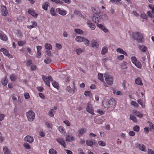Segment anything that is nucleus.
<instances>
[{"label": "nucleus", "mask_w": 154, "mask_h": 154, "mask_svg": "<svg viewBox=\"0 0 154 154\" xmlns=\"http://www.w3.org/2000/svg\"><path fill=\"white\" fill-rule=\"evenodd\" d=\"M104 107L105 108L112 109L116 106V103L114 99L112 98L108 101L104 100L102 103Z\"/></svg>", "instance_id": "obj_1"}, {"label": "nucleus", "mask_w": 154, "mask_h": 154, "mask_svg": "<svg viewBox=\"0 0 154 154\" xmlns=\"http://www.w3.org/2000/svg\"><path fill=\"white\" fill-rule=\"evenodd\" d=\"M104 77L106 83H104V85L106 87H108V85H111L113 83L112 77L108 73H106L104 74Z\"/></svg>", "instance_id": "obj_2"}, {"label": "nucleus", "mask_w": 154, "mask_h": 154, "mask_svg": "<svg viewBox=\"0 0 154 154\" xmlns=\"http://www.w3.org/2000/svg\"><path fill=\"white\" fill-rule=\"evenodd\" d=\"M132 37L138 42H143V35L140 32H136L133 33L132 34Z\"/></svg>", "instance_id": "obj_3"}, {"label": "nucleus", "mask_w": 154, "mask_h": 154, "mask_svg": "<svg viewBox=\"0 0 154 154\" xmlns=\"http://www.w3.org/2000/svg\"><path fill=\"white\" fill-rule=\"evenodd\" d=\"M26 115L28 120L29 122H32L35 119V113L32 110H30L26 113Z\"/></svg>", "instance_id": "obj_4"}, {"label": "nucleus", "mask_w": 154, "mask_h": 154, "mask_svg": "<svg viewBox=\"0 0 154 154\" xmlns=\"http://www.w3.org/2000/svg\"><path fill=\"white\" fill-rule=\"evenodd\" d=\"M72 85L71 86L72 88L70 86H67L66 88V90L69 94H73L76 91L77 89L74 82H73Z\"/></svg>", "instance_id": "obj_5"}, {"label": "nucleus", "mask_w": 154, "mask_h": 154, "mask_svg": "<svg viewBox=\"0 0 154 154\" xmlns=\"http://www.w3.org/2000/svg\"><path fill=\"white\" fill-rule=\"evenodd\" d=\"M42 79L46 83V85L50 87V82L52 81L53 79L51 76H49L47 78L44 75H42Z\"/></svg>", "instance_id": "obj_6"}, {"label": "nucleus", "mask_w": 154, "mask_h": 154, "mask_svg": "<svg viewBox=\"0 0 154 154\" xmlns=\"http://www.w3.org/2000/svg\"><path fill=\"white\" fill-rule=\"evenodd\" d=\"M92 19V21L97 24L100 22L101 20L100 17L98 14L96 13L93 14Z\"/></svg>", "instance_id": "obj_7"}, {"label": "nucleus", "mask_w": 154, "mask_h": 154, "mask_svg": "<svg viewBox=\"0 0 154 154\" xmlns=\"http://www.w3.org/2000/svg\"><path fill=\"white\" fill-rule=\"evenodd\" d=\"M1 12L3 16H7L8 14V11L5 6L2 5L1 7Z\"/></svg>", "instance_id": "obj_8"}, {"label": "nucleus", "mask_w": 154, "mask_h": 154, "mask_svg": "<svg viewBox=\"0 0 154 154\" xmlns=\"http://www.w3.org/2000/svg\"><path fill=\"white\" fill-rule=\"evenodd\" d=\"M135 146L137 147H139V149L142 151L146 152V149L145 146L143 144H139L137 143L135 144Z\"/></svg>", "instance_id": "obj_9"}, {"label": "nucleus", "mask_w": 154, "mask_h": 154, "mask_svg": "<svg viewBox=\"0 0 154 154\" xmlns=\"http://www.w3.org/2000/svg\"><path fill=\"white\" fill-rule=\"evenodd\" d=\"M0 51L1 52H2L5 55L8 57L9 58H13V56L10 54L8 53V51L6 49L4 48H1Z\"/></svg>", "instance_id": "obj_10"}, {"label": "nucleus", "mask_w": 154, "mask_h": 154, "mask_svg": "<svg viewBox=\"0 0 154 154\" xmlns=\"http://www.w3.org/2000/svg\"><path fill=\"white\" fill-rule=\"evenodd\" d=\"M86 109L87 111L88 112L92 115L94 114L93 109L92 108V105L91 103H88Z\"/></svg>", "instance_id": "obj_11"}, {"label": "nucleus", "mask_w": 154, "mask_h": 154, "mask_svg": "<svg viewBox=\"0 0 154 154\" xmlns=\"http://www.w3.org/2000/svg\"><path fill=\"white\" fill-rule=\"evenodd\" d=\"M86 131V130L85 128H82L79 129L78 131V136L79 137L82 136L85 134Z\"/></svg>", "instance_id": "obj_12"}, {"label": "nucleus", "mask_w": 154, "mask_h": 154, "mask_svg": "<svg viewBox=\"0 0 154 154\" xmlns=\"http://www.w3.org/2000/svg\"><path fill=\"white\" fill-rule=\"evenodd\" d=\"M56 11L59 14L62 16H65L67 14V11H66L62 10L60 8H57Z\"/></svg>", "instance_id": "obj_13"}, {"label": "nucleus", "mask_w": 154, "mask_h": 154, "mask_svg": "<svg viewBox=\"0 0 154 154\" xmlns=\"http://www.w3.org/2000/svg\"><path fill=\"white\" fill-rule=\"evenodd\" d=\"M28 13L35 17H37L38 14L36 13L34 10L32 9H29L28 10Z\"/></svg>", "instance_id": "obj_14"}, {"label": "nucleus", "mask_w": 154, "mask_h": 154, "mask_svg": "<svg viewBox=\"0 0 154 154\" xmlns=\"http://www.w3.org/2000/svg\"><path fill=\"white\" fill-rule=\"evenodd\" d=\"M57 141L61 145L63 146L64 147H65L66 144L64 140L62 138H58L56 139Z\"/></svg>", "instance_id": "obj_15"}, {"label": "nucleus", "mask_w": 154, "mask_h": 154, "mask_svg": "<svg viewBox=\"0 0 154 154\" xmlns=\"http://www.w3.org/2000/svg\"><path fill=\"white\" fill-rule=\"evenodd\" d=\"M91 46L95 48H97L99 45V43L95 40H92L91 42Z\"/></svg>", "instance_id": "obj_16"}, {"label": "nucleus", "mask_w": 154, "mask_h": 154, "mask_svg": "<svg viewBox=\"0 0 154 154\" xmlns=\"http://www.w3.org/2000/svg\"><path fill=\"white\" fill-rule=\"evenodd\" d=\"M25 140L29 143H32L34 141L33 137L30 136H27L24 138Z\"/></svg>", "instance_id": "obj_17"}, {"label": "nucleus", "mask_w": 154, "mask_h": 154, "mask_svg": "<svg viewBox=\"0 0 154 154\" xmlns=\"http://www.w3.org/2000/svg\"><path fill=\"white\" fill-rule=\"evenodd\" d=\"M97 25L98 27L101 29L105 32L106 33L108 32V30L106 28L105 26L102 24L97 23Z\"/></svg>", "instance_id": "obj_18"}, {"label": "nucleus", "mask_w": 154, "mask_h": 154, "mask_svg": "<svg viewBox=\"0 0 154 154\" xmlns=\"http://www.w3.org/2000/svg\"><path fill=\"white\" fill-rule=\"evenodd\" d=\"M0 38L1 39L4 41H6L8 39L6 35L2 31H0Z\"/></svg>", "instance_id": "obj_19"}, {"label": "nucleus", "mask_w": 154, "mask_h": 154, "mask_svg": "<svg viewBox=\"0 0 154 154\" xmlns=\"http://www.w3.org/2000/svg\"><path fill=\"white\" fill-rule=\"evenodd\" d=\"M75 140V138L73 136H70L69 135L66 136V140L68 142H71Z\"/></svg>", "instance_id": "obj_20"}, {"label": "nucleus", "mask_w": 154, "mask_h": 154, "mask_svg": "<svg viewBox=\"0 0 154 154\" xmlns=\"http://www.w3.org/2000/svg\"><path fill=\"white\" fill-rule=\"evenodd\" d=\"M87 24L89 27L91 29L94 30L96 28L95 25L92 22L88 20L87 21Z\"/></svg>", "instance_id": "obj_21"}, {"label": "nucleus", "mask_w": 154, "mask_h": 154, "mask_svg": "<svg viewBox=\"0 0 154 154\" xmlns=\"http://www.w3.org/2000/svg\"><path fill=\"white\" fill-rule=\"evenodd\" d=\"M133 113L137 117H139L140 118H142L143 116V115L140 112L134 110H133Z\"/></svg>", "instance_id": "obj_22"}, {"label": "nucleus", "mask_w": 154, "mask_h": 154, "mask_svg": "<svg viewBox=\"0 0 154 154\" xmlns=\"http://www.w3.org/2000/svg\"><path fill=\"white\" fill-rule=\"evenodd\" d=\"M116 51L117 52L119 53L120 54H122L125 55V56H127V53L125 51H124L121 48H118L116 49Z\"/></svg>", "instance_id": "obj_23"}, {"label": "nucleus", "mask_w": 154, "mask_h": 154, "mask_svg": "<svg viewBox=\"0 0 154 154\" xmlns=\"http://www.w3.org/2000/svg\"><path fill=\"white\" fill-rule=\"evenodd\" d=\"M32 23V25H28L27 26V27L28 29H31L32 28H34L35 26H37V23L35 21H32L31 22Z\"/></svg>", "instance_id": "obj_24"}, {"label": "nucleus", "mask_w": 154, "mask_h": 154, "mask_svg": "<svg viewBox=\"0 0 154 154\" xmlns=\"http://www.w3.org/2000/svg\"><path fill=\"white\" fill-rule=\"evenodd\" d=\"M103 120L102 118L101 117H98L96 118L95 120V122L97 124H101L103 122Z\"/></svg>", "instance_id": "obj_25"}, {"label": "nucleus", "mask_w": 154, "mask_h": 154, "mask_svg": "<svg viewBox=\"0 0 154 154\" xmlns=\"http://www.w3.org/2000/svg\"><path fill=\"white\" fill-rule=\"evenodd\" d=\"M3 150L5 154H11V152L9 150L8 148L6 146H4Z\"/></svg>", "instance_id": "obj_26"}, {"label": "nucleus", "mask_w": 154, "mask_h": 154, "mask_svg": "<svg viewBox=\"0 0 154 154\" xmlns=\"http://www.w3.org/2000/svg\"><path fill=\"white\" fill-rule=\"evenodd\" d=\"M133 64L138 68L141 69L142 67L141 63L138 60Z\"/></svg>", "instance_id": "obj_27"}, {"label": "nucleus", "mask_w": 154, "mask_h": 154, "mask_svg": "<svg viewBox=\"0 0 154 154\" xmlns=\"http://www.w3.org/2000/svg\"><path fill=\"white\" fill-rule=\"evenodd\" d=\"M108 51V48L106 46L104 47L102 49L101 54L103 55H104Z\"/></svg>", "instance_id": "obj_28"}, {"label": "nucleus", "mask_w": 154, "mask_h": 154, "mask_svg": "<svg viewBox=\"0 0 154 154\" xmlns=\"http://www.w3.org/2000/svg\"><path fill=\"white\" fill-rule=\"evenodd\" d=\"M58 130L62 134H64L66 132L65 129L62 126L58 127Z\"/></svg>", "instance_id": "obj_29"}, {"label": "nucleus", "mask_w": 154, "mask_h": 154, "mask_svg": "<svg viewBox=\"0 0 154 154\" xmlns=\"http://www.w3.org/2000/svg\"><path fill=\"white\" fill-rule=\"evenodd\" d=\"M101 17L103 20H107L109 19L108 17L106 14H102L101 15Z\"/></svg>", "instance_id": "obj_30"}, {"label": "nucleus", "mask_w": 154, "mask_h": 154, "mask_svg": "<svg viewBox=\"0 0 154 154\" xmlns=\"http://www.w3.org/2000/svg\"><path fill=\"white\" fill-rule=\"evenodd\" d=\"M83 38V37H81V36H78L75 37V40L78 42H82Z\"/></svg>", "instance_id": "obj_31"}, {"label": "nucleus", "mask_w": 154, "mask_h": 154, "mask_svg": "<svg viewBox=\"0 0 154 154\" xmlns=\"http://www.w3.org/2000/svg\"><path fill=\"white\" fill-rule=\"evenodd\" d=\"M2 85L4 86H6L7 85L8 82V80L6 77L2 79Z\"/></svg>", "instance_id": "obj_32"}, {"label": "nucleus", "mask_w": 154, "mask_h": 154, "mask_svg": "<svg viewBox=\"0 0 154 154\" xmlns=\"http://www.w3.org/2000/svg\"><path fill=\"white\" fill-rule=\"evenodd\" d=\"M49 5V3L48 2H46L45 3L43 4L42 5V8L45 10H47L48 7Z\"/></svg>", "instance_id": "obj_33"}, {"label": "nucleus", "mask_w": 154, "mask_h": 154, "mask_svg": "<svg viewBox=\"0 0 154 154\" xmlns=\"http://www.w3.org/2000/svg\"><path fill=\"white\" fill-rule=\"evenodd\" d=\"M98 79H99L101 82H104L103 75V74L100 73H98Z\"/></svg>", "instance_id": "obj_34"}, {"label": "nucleus", "mask_w": 154, "mask_h": 154, "mask_svg": "<svg viewBox=\"0 0 154 154\" xmlns=\"http://www.w3.org/2000/svg\"><path fill=\"white\" fill-rule=\"evenodd\" d=\"M135 82L136 84L138 85H142V83L140 78H138L135 80Z\"/></svg>", "instance_id": "obj_35"}, {"label": "nucleus", "mask_w": 154, "mask_h": 154, "mask_svg": "<svg viewBox=\"0 0 154 154\" xmlns=\"http://www.w3.org/2000/svg\"><path fill=\"white\" fill-rule=\"evenodd\" d=\"M140 50L143 52H145L146 49V46L143 45L140 46L139 47Z\"/></svg>", "instance_id": "obj_36"}, {"label": "nucleus", "mask_w": 154, "mask_h": 154, "mask_svg": "<svg viewBox=\"0 0 154 154\" xmlns=\"http://www.w3.org/2000/svg\"><path fill=\"white\" fill-rule=\"evenodd\" d=\"M82 42H84L85 44L86 45L88 46L89 44V41L88 40V39L83 38V39L82 41Z\"/></svg>", "instance_id": "obj_37"}, {"label": "nucleus", "mask_w": 154, "mask_h": 154, "mask_svg": "<svg viewBox=\"0 0 154 154\" xmlns=\"http://www.w3.org/2000/svg\"><path fill=\"white\" fill-rule=\"evenodd\" d=\"M44 62L46 64H49L51 62V60L49 57H47L44 60Z\"/></svg>", "instance_id": "obj_38"}, {"label": "nucleus", "mask_w": 154, "mask_h": 154, "mask_svg": "<svg viewBox=\"0 0 154 154\" xmlns=\"http://www.w3.org/2000/svg\"><path fill=\"white\" fill-rule=\"evenodd\" d=\"M75 51L78 55H79L82 52L84 51V50L81 49L80 48H79L76 49L75 50Z\"/></svg>", "instance_id": "obj_39"}, {"label": "nucleus", "mask_w": 154, "mask_h": 154, "mask_svg": "<svg viewBox=\"0 0 154 154\" xmlns=\"http://www.w3.org/2000/svg\"><path fill=\"white\" fill-rule=\"evenodd\" d=\"M49 154H57L56 150L53 149H49Z\"/></svg>", "instance_id": "obj_40"}, {"label": "nucleus", "mask_w": 154, "mask_h": 154, "mask_svg": "<svg viewBox=\"0 0 154 154\" xmlns=\"http://www.w3.org/2000/svg\"><path fill=\"white\" fill-rule=\"evenodd\" d=\"M45 47L46 49L49 50H51L52 49V46L50 44L46 43L45 45Z\"/></svg>", "instance_id": "obj_41"}, {"label": "nucleus", "mask_w": 154, "mask_h": 154, "mask_svg": "<svg viewBox=\"0 0 154 154\" xmlns=\"http://www.w3.org/2000/svg\"><path fill=\"white\" fill-rule=\"evenodd\" d=\"M50 13L52 15L54 16H57V14H56L53 8H51L50 10Z\"/></svg>", "instance_id": "obj_42"}, {"label": "nucleus", "mask_w": 154, "mask_h": 154, "mask_svg": "<svg viewBox=\"0 0 154 154\" xmlns=\"http://www.w3.org/2000/svg\"><path fill=\"white\" fill-rule=\"evenodd\" d=\"M131 105H133L134 107H138L139 105L138 103L134 101H132L131 103Z\"/></svg>", "instance_id": "obj_43"}, {"label": "nucleus", "mask_w": 154, "mask_h": 154, "mask_svg": "<svg viewBox=\"0 0 154 154\" xmlns=\"http://www.w3.org/2000/svg\"><path fill=\"white\" fill-rule=\"evenodd\" d=\"M52 85H53V86L54 88H58L59 87V86H58V84L57 82H55V81H53L52 82Z\"/></svg>", "instance_id": "obj_44"}, {"label": "nucleus", "mask_w": 154, "mask_h": 154, "mask_svg": "<svg viewBox=\"0 0 154 154\" xmlns=\"http://www.w3.org/2000/svg\"><path fill=\"white\" fill-rule=\"evenodd\" d=\"M74 31L75 32L79 34H81L83 33V31L80 29H75Z\"/></svg>", "instance_id": "obj_45"}, {"label": "nucleus", "mask_w": 154, "mask_h": 154, "mask_svg": "<svg viewBox=\"0 0 154 154\" xmlns=\"http://www.w3.org/2000/svg\"><path fill=\"white\" fill-rule=\"evenodd\" d=\"M10 77L11 80L13 82L15 81L16 79V77L14 74H12L11 75Z\"/></svg>", "instance_id": "obj_46"}, {"label": "nucleus", "mask_w": 154, "mask_h": 154, "mask_svg": "<svg viewBox=\"0 0 154 154\" xmlns=\"http://www.w3.org/2000/svg\"><path fill=\"white\" fill-rule=\"evenodd\" d=\"M86 144L88 146H91L93 144V142L90 140H87L86 141Z\"/></svg>", "instance_id": "obj_47"}, {"label": "nucleus", "mask_w": 154, "mask_h": 154, "mask_svg": "<svg viewBox=\"0 0 154 154\" xmlns=\"http://www.w3.org/2000/svg\"><path fill=\"white\" fill-rule=\"evenodd\" d=\"M130 119L134 122H137V120L136 118L133 115H130Z\"/></svg>", "instance_id": "obj_48"}, {"label": "nucleus", "mask_w": 154, "mask_h": 154, "mask_svg": "<svg viewBox=\"0 0 154 154\" xmlns=\"http://www.w3.org/2000/svg\"><path fill=\"white\" fill-rule=\"evenodd\" d=\"M24 147L26 149H29L31 148V146L28 143H25L23 144Z\"/></svg>", "instance_id": "obj_49"}, {"label": "nucleus", "mask_w": 154, "mask_h": 154, "mask_svg": "<svg viewBox=\"0 0 154 154\" xmlns=\"http://www.w3.org/2000/svg\"><path fill=\"white\" fill-rule=\"evenodd\" d=\"M131 60L132 62L134 63L136 62L137 60L136 57L135 56L132 57H131Z\"/></svg>", "instance_id": "obj_50"}, {"label": "nucleus", "mask_w": 154, "mask_h": 154, "mask_svg": "<svg viewBox=\"0 0 154 154\" xmlns=\"http://www.w3.org/2000/svg\"><path fill=\"white\" fill-rule=\"evenodd\" d=\"M140 17L143 19H145L146 20H147V16L145 14H141Z\"/></svg>", "instance_id": "obj_51"}, {"label": "nucleus", "mask_w": 154, "mask_h": 154, "mask_svg": "<svg viewBox=\"0 0 154 154\" xmlns=\"http://www.w3.org/2000/svg\"><path fill=\"white\" fill-rule=\"evenodd\" d=\"M98 143L99 145L102 146H105L106 145V143L102 140L98 142Z\"/></svg>", "instance_id": "obj_52"}, {"label": "nucleus", "mask_w": 154, "mask_h": 154, "mask_svg": "<svg viewBox=\"0 0 154 154\" xmlns=\"http://www.w3.org/2000/svg\"><path fill=\"white\" fill-rule=\"evenodd\" d=\"M126 63L124 62L122 64L121 66L123 69H126L127 68V66L126 65Z\"/></svg>", "instance_id": "obj_53"}, {"label": "nucleus", "mask_w": 154, "mask_h": 154, "mask_svg": "<svg viewBox=\"0 0 154 154\" xmlns=\"http://www.w3.org/2000/svg\"><path fill=\"white\" fill-rule=\"evenodd\" d=\"M54 111V109H52L51 111H49L48 113V115L51 117H53L54 116V114L53 112Z\"/></svg>", "instance_id": "obj_54"}, {"label": "nucleus", "mask_w": 154, "mask_h": 154, "mask_svg": "<svg viewBox=\"0 0 154 154\" xmlns=\"http://www.w3.org/2000/svg\"><path fill=\"white\" fill-rule=\"evenodd\" d=\"M124 58V55H120L117 57V59L118 60H123Z\"/></svg>", "instance_id": "obj_55"}, {"label": "nucleus", "mask_w": 154, "mask_h": 154, "mask_svg": "<svg viewBox=\"0 0 154 154\" xmlns=\"http://www.w3.org/2000/svg\"><path fill=\"white\" fill-rule=\"evenodd\" d=\"M26 42L24 41H19L18 42V44L20 46H23L25 44Z\"/></svg>", "instance_id": "obj_56"}, {"label": "nucleus", "mask_w": 154, "mask_h": 154, "mask_svg": "<svg viewBox=\"0 0 154 154\" xmlns=\"http://www.w3.org/2000/svg\"><path fill=\"white\" fill-rule=\"evenodd\" d=\"M147 14L149 17L152 18L153 17V16L151 12L150 11H148L147 12Z\"/></svg>", "instance_id": "obj_57"}, {"label": "nucleus", "mask_w": 154, "mask_h": 154, "mask_svg": "<svg viewBox=\"0 0 154 154\" xmlns=\"http://www.w3.org/2000/svg\"><path fill=\"white\" fill-rule=\"evenodd\" d=\"M24 96L25 98L26 99H29L30 98L29 94L28 93H25L24 94Z\"/></svg>", "instance_id": "obj_58"}, {"label": "nucleus", "mask_w": 154, "mask_h": 154, "mask_svg": "<svg viewBox=\"0 0 154 154\" xmlns=\"http://www.w3.org/2000/svg\"><path fill=\"white\" fill-rule=\"evenodd\" d=\"M137 102L139 104H140V105L143 108L144 107V106L143 105L142 101L141 100H140V99L138 100L137 101Z\"/></svg>", "instance_id": "obj_59"}, {"label": "nucleus", "mask_w": 154, "mask_h": 154, "mask_svg": "<svg viewBox=\"0 0 154 154\" xmlns=\"http://www.w3.org/2000/svg\"><path fill=\"white\" fill-rule=\"evenodd\" d=\"M147 123L149 124L150 127L152 129L154 130V125L150 121H148Z\"/></svg>", "instance_id": "obj_60"}, {"label": "nucleus", "mask_w": 154, "mask_h": 154, "mask_svg": "<svg viewBox=\"0 0 154 154\" xmlns=\"http://www.w3.org/2000/svg\"><path fill=\"white\" fill-rule=\"evenodd\" d=\"M85 95L86 96H90L91 95V94L90 91H86L85 92Z\"/></svg>", "instance_id": "obj_61"}, {"label": "nucleus", "mask_w": 154, "mask_h": 154, "mask_svg": "<svg viewBox=\"0 0 154 154\" xmlns=\"http://www.w3.org/2000/svg\"><path fill=\"white\" fill-rule=\"evenodd\" d=\"M133 130L134 131L138 132L139 131V127L138 126L136 125L133 128Z\"/></svg>", "instance_id": "obj_62"}, {"label": "nucleus", "mask_w": 154, "mask_h": 154, "mask_svg": "<svg viewBox=\"0 0 154 154\" xmlns=\"http://www.w3.org/2000/svg\"><path fill=\"white\" fill-rule=\"evenodd\" d=\"M115 8L114 7H111L110 11L111 14H113L115 13Z\"/></svg>", "instance_id": "obj_63"}, {"label": "nucleus", "mask_w": 154, "mask_h": 154, "mask_svg": "<svg viewBox=\"0 0 154 154\" xmlns=\"http://www.w3.org/2000/svg\"><path fill=\"white\" fill-rule=\"evenodd\" d=\"M147 152L148 154H154V151L151 149H148Z\"/></svg>", "instance_id": "obj_64"}]
</instances>
